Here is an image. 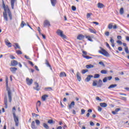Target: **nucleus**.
I'll return each instance as SVG.
<instances>
[{
  "label": "nucleus",
  "mask_w": 129,
  "mask_h": 129,
  "mask_svg": "<svg viewBox=\"0 0 129 129\" xmlns=\"http://www.w3.org/2000/svg\"><path fill=\"white\" fill-rule=\"evenodd\" d=\"M3 6L4 10V12H3V17L4 18V20H5L6 22H8V14H8L10 19L13 20V16L12 15L11 11H10V8H9V6H8V5L6 6V5H5V2L4 1H3Z\"/></svg>",
  "instance_id": "nucleus-1"
},
{
  "label": "nucleus",
  "mask_w": 129,
  "mask_h": 129,
  "mask_svg": "<svg viewBox=\"0 0 129 129\" xmlns=\"http://www.w3.org/2000/svg\"><path fill=\"white\" fill-rule=\"evenodd\" d=\"M13 114L16 126H19V117L16 115V107L13 108Z\"/></svg>",
  "instance_id": "nucleus-2"
},
{
  "label": "nucleus",
  "mask_w": 129,
  "mask_h": 129,
  "mask_svg": "<svg viewBox=\"0 0 129 129\" xmlns=\"http://www.w3.org/2000/svg\"><path fill=\"white\" fill-rule=\"evenodd\" d=\"M100 49L101 50L98 51V52L100 53V54L105 56V57H109L110 54L108 52H107L105 49L102 48V47H100Z\"/></svg>",
  "instance_id": "nucleus-3"
},
{
  "label": "nucleus",
  "mask_w": 129,
  "mask_h": 129,
  "mask_svg": "<svg viewBox=\"0 0 129 129\" xmlns=\"http://www.w3.org/2000/svg\"><path fill=\"white\" fill-rule=\"evenodd\" d=\"M56 34L58 35V36H60L61 38H63V39L66 38V35H64L63 34V31L61 30H57L56 31Z\"/></svg>",
  "instance_id": "nucleus-4"
},
{
  "label": "nucleus",
  "mask_w": 129,
  "mask_h": 129,
  "mask_svg": "<svg viewBox=\"0 0 129 129\" xmlns=\"http://www.w3.org/2000/svg\"><path fill=\"white\" fill-rule=\"evenodd\" d=\"M83 54L82 55V56L84 58H85V59H87V60H89V59H92V57L89 56H86V55H87V52L83 50Z\"/></svg>",
  "instance_id": "nucleus-5"
},
{
  "label": "nucleus",
  "mask_w": 129,
  "mask_h": 129,
  "mask_svg": "<svg viewBox=\"0 0 129 129\" xmlns=\"http://www.w3.org/2000/svg\"><path fill=\"white\" fill-rule=\"evenodd\" d=\"M8 94V98L9 99V102H12V93L11 92V90L10 89L7 88Z\"/></svg>",
  "instance_id": "nucleus-6"
},
{
  "label": "nucleus",
  "mask_w": 129,
  "mask_h": 129,
  "mask_svg": "<svg viewBox=\"0 0 129 129\" xmlns=\"http://www.w3.org/2000/svg\"><path fill=\"white\" fill-rule=\"evenodd\" d=\"M26 82H27V84H28V85H31V84L33 83V79H30L29 78H26Z\"/></svg>",
  "instance_id": "nucleus-7"
},
{
  "label": "nucleus",
  "mask_w": 129,
  "mask_h": 129,
  "mask_svg": "<svg viewBox=\"0 0 129 129\" xmlns=\"http://www.w3.org/2000/svg\"><path fill=\"white\" fill-rule=\"evenodd\" d=\"M43 26L44 27H50V26H51L50 24V22H49L48 20H45L44 22Z\"/></svg>",
  "instance_id": "nucleus-8"
},
{
  "label": "nucleus",
  "mask_w": 129,
  "mask_h": 129,
  "mask_svg": "<svg viewBox=\"0 0 129 129\" xmlns=\"http://www.w3.org/2000/svg\"><path fill=\"white\" fill-rule=\"evenodd\" d=\"M84 38H85V36L82 34H79L77 37V39L78 40H83V39H84Z\"/></svg>",
  "instance_id": "nucleus-9"
},
{
  "label": "nucleus",
  "mask_w": 129,
  "mask_h": 129,
  "mask_svg": "<svg viewBox=\"0 0 129 129\" xmlns=\"http://www.w3.org/2000/svg\"><path fill=\"white\" fill-rule=\"evenodd\" d=\"M10 70L13 74H16V72L18 70V69L16 68H10Z\"/></svg>",
  "instance_id": "nucleus-10"
},
{
  "label": "nucleus",
  "mask_w": 129,
  "mask_h": 129,
  "mask_svg": "<svg viewBox=\"0 0 129 129\" xmlns=\"http://www.w3.org/2000/svg\"><path fill=\"white\" fill-rule=\"evenodd\" d=\"M5 44L9 48L12 47V43H11V42H10V41H9V40H5Z\"/></svg>",
  "instance_id": "nucleus-11"
},
{
  "label": "nucleus",
  "mask_w": 129,
  "mask_h": 129,
  "mask_svg": "<svg viewBox=\"0 0 129 129\" xmlns=\"http://www.w3.org/2000/svg\"><path fill=\"white\" fill-rule=\"evenodd\" d=\"M35 87H34L33 88L37 91H39L40 90V88H39V84L38 83H35Z\"/></svg>",
  "instance_id": "nucleus-12"
},
{
  "label": "nucleus",
  "mask_w": 129,
  "mask_h": 129,
  "mask_svg": "<svg viewBox=\"0 0 129 129\" xmlns=\"http://www.w3.org/2000/svg\"><path fill=\"white\" fill-rule=\"evenodd\" d=\"M92 77H93V76H92V75L88 76L87 78L85 79V81H86L87 82H89V81H90V80H91V78H92Z\"/></svg>",
  "instance_id": "nucleus-13"
},
{
  "label": "nucleus",
  "mask_w": 129,
  "mask_h": 129,
  "mask_svg": "<svg viewBox=\"0 0 129 129\" xmlns=\"http://www.w3.org/2000/svg\"><path fill=\"white\" fill-rule=\"evenodd\" d=\"M105 6L104 5H103L102 3H99L97 4V7L98 9H102L103 8H104Z\"/></svg>",
  "instance_id": "nucleus-14"
},
{
  "label": "nucleus",
  "mask_w": 129,
  "mask_h": 129,
  "mask_svg": "<svg viewBox=\"0 0 129 129\" xmlns=\"http://www.w3.org/2000/svg\"><path fill=\"white\" fill-rule=\"evenodd\" d=\"M74 105H75V102L72 101L71 104L69 105V109H71L72 107H74Z\"/></svg>",
  "instance_id": "nucleus-15"
},
{
  "label": "nucleus",
  "mask_w": 129,
  "mask_h": 129,
  "mask_svg": "<svg viewBox=\"0 0 129 129\" xmlns=\"http://www.w3.org/2000/svg\"><path fill=\"white\" fill-rule=\"evenodd\" d=\"M45 64L47 66V67H49L50 70L52 71L53 69H52V67H51V64L49 63V61H48V60L46 59L45 60Z\"/></svg>",
  "instance_id": "nucleus-16"
},
{
  "label": "nucleus",
  "mask_w": 129,
  "mask_h": 129,
  "mask_svg": "<svg viewBox=\"0 0 129 129\" xmlns=\"http://www.w3.org/2000/svg\"><path fill=\"white\" fill-rule=\"evenodd\" d=\"M11 65L12 66H17L18 65V61L15 60H12L11 61Z\"/></svg>",
  "instance_id": "nucleus-17"
},
{
  "label": "nucleus",
  "mask_w": 129,
  "mask_h": 129,
  "mask_svg": "<svg viewBox=\"0 0 129 129\" xmlns=\"http://www.w3.org/2000/svg\"><path fill=\"white\" fill-rule=\"evenodd\" d=\"M89 31L90 32V33H92V34H96V30H95L94 28H89Z\"/></svg>",
  "instance_id": "nucleus-18"
},
{
  "label": "nucleus",
  "mask_w": 129,
  "mask_h": 129,
  "mask_svg": "<svg viewBox=\"0 0 129 129\" xmlns=\"http://www.w3.org/2000/svg\"><path fill=\"white\" fill-rule=\"evenodd\" d=\"M31 128L32 129H36L37 126H36V124H35V121H33L31 123Z\"/></svg>",
  "instance_id": "nucleus-19"
},
{
  "label": "nucleus",
  "mask_w": 129,
  "mask_h": 129,
  "mask_svg": "<svg viewBox=\"0 0 129 129\" xmlns=\"http://www.w3.org/2000/svg\"><path fill=\"white\" fill-rule=\"evenodd\" d=\"M4 103L5 105V108H8V98H7V97H5Z\"/></svg>",
  "instance_id": "nucleus-20"
},
{
  "label": "nucleus",
  "mask_w": 129,
  "mask_h": 129,
  "mask_svg": "<svg viewBox=\"0 0 129 129\" xmlns=\"http://www.w3.org/2000/svg\"><path fill=\"white\" fill-rule=\"evenodd\" d=\"M67 76V75H66V73L64 72H60L59 74V77H66Z\"/></svg>",
  "instance_id": "nucleus-21"
},
{
  "label": "nucleus",
  "mask_w": 129,
  "mask_h": 129,
  "mask_svg": "<svg viewBox=\"0 0 129 129\" xmlns=\"http://www.w3.org/2000/svg\"><path fill=\"white\" fill-rule=\"evenodd\" d=\"M102 86V80H99L98 83L97 84V87H101Z\"/></svg>",
  "instance_id": "nucleus-22"
},
{
  "label": "nucleus",
  "mask_w": 129,
  "mask_h": 129,
  "mask_svg": "<svg viewBox=\"0 0 129 129\" xmlns=\"http://www.w3.org/2000/svg\"><path fill=\"white\" fill-rule=\"evenodd\" d=\"M52 7H55V5L57 4V0H50Z\"/></svg>",
  "instance_id": "nucleus-23"
},
{
  "label": "nucleus",
  "mask_w": 129,
  "mask_h": 129,
  "mask_svg": "<svg viewBox=\"0 0 129 129\" xmlns=\"http://www.w3.org/2000/svg\"><path fill=\"white\" fill-rule=\"evenodd\" d=\"M17 0H11V8L13 10H14V7L15 6V2Z\"/></svg>",
  "instance_id": "nucleus-24"
},
{
  "label": "nucleus",
  "mask_w": 129,
  "mask_h": 129,
  "mask_svg": "<svg viewBox=\"0 0 129 129\" xmlns=\"http://www.w3.org/2000/svg\"><path fill=\"white\" fill-rule=\"evenodd\" d=\"M77 77L79 81H81V77H80V74L79 73V72L77 73Z\"/></svg>",
  "instance_id": "nucleus-25"
},
{
  "label": "nucleus",
  "mask_w": 129,
  "mask_h": 129,
  "mask_svg": "<svg viewBox=\"0 0 129 129\" xmlns=\"http://www.w3.org/2000/svg\"><path fill=\"white\" fill-rule=\"evenodd\" d=\"M93 67H94V66L92 64H87L86 66L87 69H90V68H93Z\"/></svg>",
  "instance_id": "nucleus-26"
},
{
  "label": "nucleus",
  "mask_w": 129,
  "mask_h": 129,
  "mask_svg": "<svg viewBox=\"0 0 129 129\" xmlns=\"http://www.w3.org/2000/svg\"><path fill=\"white\" fill-rule=\"evenodd\" d=\"M100 105L101 107H106V106H107V104L106 103H100Z\"/></svg>",
  "instance_id": "nucleus-27"
},
{
  "label": "nucleus",
  "mask_w": 129,
  "mask_h": 129,
  "mask_svg": "<svg viewBox=\"0 0 129 129\" xmlns=\"http://www.w3.org/2000/svg\"><path fill=\"white\" fill-rule=\"evenodd\" d=\"M86 38L90 42H93V40H92V38H91V37L90 36H86Z\"/></svg>",
  "instance_id": "nucleus-28"
},
{
  "label": "nucleus",
  "mask_w": 129,
  "mask_h": 129,
  "mask_svg": "<svg viewBox=\"0 0 129 129\" xmlns=\"http://www.w3.org/2000/svg\"><path fill=\"white\" fill-rule=\"evenodd\" d=\"M117 86V85L116 84H113V85H111L108 87V89H110L111 88H114V87H116Z\"/></svg>",
  "instance_id": "nucleus-29"
},
{
  "label": "nucleus",
  "mask_w": 129,
  "mask_h": 129,
  "mask_svg": "<svg viewBox=\"0 0 129 129\" xmlns=\"http://www.w3.org/2000/svg\"><path fill=\"white\" fill-rule=\"evenodd\" d=\"M15 45H13L15 49H21V47H20V45H19V44L18 43H15Z\"/></svg>",
  "instance_id": "nucleus-30"
},
{
  "label": "nucleus",
  "mask_w": 129,
  "mask_h": 129,
  "mask_svg": "<svg viewBox=\"0 0 129 129\" xmlns=\"http://www.w3.org/2000/svg\"><path fill=\"white\" fill-rule=\"evenodd\" d=\"M47 97H48V95H44L43 96H42V99L43 101H45V100H46V98H47Z\"/></svg>",
  "instance_id": "nucleus-31"
},
{
  "label": "nucleus",
  "mask_w": 129,
  "mask_h": 129,
  "mask_svg": "<svg viewBox=\"0 0 129 129\" xmlns=\"http://www.w3.org/2000/svg\"><path fill=\"white\" fill-rule=\"evenodd\" d=\"M113 25H112V23H110L108 24V28L109 30H111V29H112Z\"/></svg>",
  "instance_id": "nucleus-32"
},
{
  "label": "nucleus",
  "mask_w": 129,
  "mask_h": 129,
  "mask_svg": "<svg viewBox=\"0 0 129 129\" xmlns=\"http://www.w3.org/2000/svg\"><path fill=\"white\" fill-rule=\"evenodd\" d=\"M101 74H107V71L105 70H103L101 71Z\"/></svg>",
  "instance_id": "nucleus-33"
},
{
  "label": "nucleus",
  "mask_w": 129,
  "mask_h": 129,
  "mask_svg": "<svg viewBox=\"0 0 129 129\" xmlns=\"http://www.w3.org/2000/svg\"><path fill=\"white\" fill-rule=\"evenodd\" d=\"M43 126H44V127H45V128L49 129V126L46 123H43Z\"/></svg>",
  "instance_id": "nucleus-34"
},
{
  "label": "nucleus",
  "mask_w": 129,
  "mask_h": 129,
  "mask_svg": "<svg viewBox=\"0 0 129 129\" xmlns=\"http://www.w3.org/2000/svg\"><path fill=\"white\" fill-rule=\"evenodd\" d=\"M35 122H36L37 125H40V120H39L38 119H36Z\"/></svg>",
  "instance_id": "nucleus-35"
},
{
  "label": "nucleus",
  "mask_w": 129,
  "mask_h": 129,
  "mask_svg": "<svg viewBox=\"0 0 129 129\" xmlns=\"http://www.w3.org/2000/svg\"><path fill=\"white\" fill-rule=\"evenodd\" d=\"M97 85V81H94L93 82V86H96Z\"/></svg>",
  "instance_id": "nucleus-36"
},
{
  "label": "nucleus",
  "mask_w": 129,
  "mask_h": 129,
  "mask_svg": "<svg viewBox=\"0 0 129 129\" xmlns=\"http://www.w3.org/2000/svg\"><path fill=\"white\" fill-rule=\"evenodd\" d=\"M92 15V13H87V18L89 19V18H90V17H91Z\"/></svg>",
  "instance_id": "nucleus-37"
},
{
  "label": "nucleus",
  "mask_w": 129,
  "mask_h": 129,
  "mask_svg": "<svg viewBox=\"0 0 129 129\" xmlns=\"http://www.w3.org/2000/svg\"><path fill=\"white\" fill-rule=\"evenodd\" d=\"M86 72H88V70H83L82 71V74H85V73H86Z\"/></svg>",
  "instance_id": "nucleus-38"
},
{
  "label": "nucleus",
  "mask_w": 129,
  "mask_h": 129,
  "mask_svg": "<svg viewBox=\"0 0 129 129\" xmlns=\"http://www.w3.org/2000/svg\"><path fill=\"white\" fill-rule=\"evenodd\" d=\"M100 75L99 74H95L94 76V78H99Z\"/></svg>",
  "instance_id": "nucleus-39"
},
{
  "label": "nucleus",
  "mask_w": 129,
  "mask_h": 129,
  "mask_svg": "<svg viewBox=\"0 0 129 129\" xmlns=\"http://www.w3.org/2000/svg\"><path fill=\"white\" fill-rule=\"evenodd\" d=\"M124 51L127 54H129L128 48H127V47L124 48Z\"/></svg>",
  "instance_id": "nucleus-40"
},
{
  "label": "nucleus",
  "mask_w": 129,
  "mask_h": 129,
  "mask_svg": "<svg viewBox=\"0 0 129 129\" xmlns=\"http://www.w3.org/2000/svg\"><path fill=\"white\" fill-rule=\"evenodd\" d=\"M25 25H26V23H25V22L22 21L21 24V28H24V27L25 26Z\"/></svg>",
  "instance_id": "nucleus-41"
},
{
  "label": "nucleus",
  "mask_w": 129,
  "mask_h": 129,
  "mask_svg": "<svg viewBox=\"0 0 129 129\" xmlns=\"http://www.w3.org/2000/svg\"><path fill=\"white\" fill-rule=\"evenodd\" d=\"M16 53L17 54H18V55H21L22 54V51L21 50H17L16 51Z\"/></svg>",
  "instance_id": "nucleus-42"
},
{
  "label": "nucleus",
  "mask_w": 129,
  "mask_h": 129,
  "mask_svg": "<svg viewBox=\"0 0 129 129\" xmlns=\"http://www.w3.org/2000/svg\"><path fill=\"white\" fill-rule=\"evenodd\" d=\"M48 123H49V124H52V123H53V120H52V119H49V120H48Z\"/></svg>",
  "instance_id": "nucleus-43"
},
{
  "label": "nucleus",
  "mask_w": 129,
  "mask_h": 129,
  "mask_svg": "<svg viewBox=\"0 0 129 129\" xmlns=\"http://www.w3.org/2000/svg\"><path fill=\"white\" fill-rule=\"evenodd\" d=\"M37 106L40 107L41 106V101H38L37 103Z\"/></svg>",
  "instance_id": "nucleus-44"
},
{
  "label": "nucleus",
  "mask_w": 129,
  "mask_h": 129,
  "mask_svg": "<svg viewBox=\"0 0 129 129\" xmlns=\"http://www.w3.org/2000/svg\"><path fill=\"white\" fill-rule=\"evenodd\" d=\"M120 14L121 15H122V14H123V8H121L120 9Z\"/></svg>",
  "instance_id": "nucleus-45"
},
{
  "label": "nucleus",
  "mask_w": 129,
  "mask_h": 129,
  "mask_svg": "<svg viewBox=\"0 0 129 129\" xmlns=\"http://www.w3.org/2000/svg\"><path fill=\"white\" fill-rule=\"evenodd\" d=\"M103 82H104V83H105V82H107V77H105L103 79Z\"/></svg>",
  "instance_id": "nucleus-46"
},
{
  "label": "nucleus",
  "mask_w": 129,
  "mask_h": 129,
  "mask_svg": "<svg viewBox=\"0 0 129 129\" xmlns=\"http://www.w3.org/2000/svg\"><path fill=\"white\" fill-rule=\"evenodd\" d=\"M85 113V110L84 109H81V114H84Z\"/></svg>",
  "instance_id": "nucleus-47"
},
{
  "label": "nucleus",
  "mask_w": 129,
  "mask_h": 129,
  "mask_svg": "<svg viewBox=\"0 0 129 129\" xmlns=\"http://www.w3.org/2000/svg\"><path fill=\"white\" fill-rule=\"evenodd\" d=\"M28 63L30 65H31V66H34V63H33V62H32L31 61L28 60Z\"/></svg>",
  "instance_id": "nucleus-48"
},
{
  "label": "nucleus",
  "mask_w": 129,
  "mask_h": 129,
  "mask_svg": "<svg viewBox=\"0 0 129 129\" xmlns=\"http://www.w3.org/2000/svg\"><path fill=\"white\" fill-rule=\"evenodd\" d=\"M72 11H76V7H75V6H72Z\"/></svg>",
  "instance_id": "nucleus-49"
},
{
  "label": "nucleus",
  "mask_w": 129,
  "mask_h": 129,
  "mask_svg": "<svg viewBox=\"0 0 129 129\" xmlns=\"http://www.w3.org/2000/svg\"><path fill=\"white\" fill-rule=\"evenodd\" d=\"M110 41L111 42V44H113V43H114V40H113L112 38H110Z\"/></svg>",
  "instance_id": "nucleus-50"
},
{
  "label": "nucleus",
  "mask_w": 129,
  "mask_h": 129,
  "mask_svg": "<svg viewBox=\"0 0 129 129\" xmlns=\"http://www.w3.org/2000/svg\"><path fill=\"white\" fill-rule=\"evenodd\" d=\"M117 43L118 44H119V45H122V42H121V41L120 40H117Z\"/></svg>",
  "instance_id": "nucleus-51"
},
{
  "label": "nucleus",
  "mask_w": 129,
  "mask_h": 129,
  "mask_svg": "<svg viewBox=\"0 0 129 129\" xmlns=\"http://www.w3.org/2000/svg\"><path fill=\"white\" fill-rule=\"evenodd\" d=\"M25 58H26V59H27L28 60H31V58H30V57L27 56V55H25L24 56Z\"/></svg>",
  "instance_id": "nucleus-52"
},
{
  "label": "nucleus",
  "mask_w": 129,
  "mask_h": 129,
  "mask_svg": "<svg viewBox=\"0 0 129 129\" xmlns=\"http://www.w3.org/2000/svg\"><path fill=\"white\" fill-rule=\"evenodd\" d=\"M98 111H101V110H102V108H101V107H98Z\"/></svg>",
  "instance_id": "nucleus-53"
},
{
  "label": "nucleus",
  "mask_w": 129,
  "mask_h": 129,
  "mask_svg": "<svg viewBox=\"0 0 129 129\" xmlns=\"http://www.w3.org/2000/svg\"><path fill=\"white\" fill-rule=\"evenodd\" d=\"M107 78V80H111L112 79V77H106Z\"/></svg>",
  "instance_id": "nucleus-54"
},
{
  "label": "nucleus",
  "mask_w": 129,
  "mask_h": 129,
  "mask_svg": "<svg viewBox=\"0 0 129 129\" xmlns=\"http://www.w3.org/2000/svg\"><path fill=\"white\" fill-rule=\"evenodd\" d=\"M105 35L107 36V37H108L109 36V32L108 31L106 32Z\"/></svg>",
  "instance_id": "nucleus-55"
},
{
  "label": "nucleus",
  "mask_w": 129,
  "mask_h": 129,
  "mask_svg": "<svg viewBox=\"0 0 129 129\" xmlns=\"http://www.w3.org/2000/svg\"><path fill=\"white\" fill-rule=\"evenodd\" d=\"M118 40H121V36L120 35H118L117 37Z\"/></svg>",
  "instance_id": "nucleus-56"
},
{
  "label": "nucleus",
  "mask_w": 129,
  "mask_h": 129,
  "mask_svg": "<svg viewBox=\"0 0 129 129\" xmlns=\"http://www.w3.org/2000/svg\"><path fill=\"white\" fill-rule=\"evenodd\" d=\"M99 64H100V65H102V66H104V63H103V62L102 61L99 62Z\"/></svg>",
  "instance_id": "nucleus-57"
},
{
  "label": "nucleus",
  "mask_w": 129,
  "mask_h": 129,
  "mask_svg": "<svg viewBox=\"0 0 129 129\" xmlns=\"http://www.w3.org/2000/svg\"><path fill=\"white\" fill-rule=\"evenodd\" d=\"M113 29L114 30H115L116 29H117V26H116V25H115L113 26Z\"/></svg>",
  "instance_id": "nucleus-58"
},
{
  "label": "nucleus",
  "mask_w": 129,
  "mask_h": 129,
  "mask_svg": "<svg viewBox=\"0 0 129 129\" xmlns=\"http://www.w3.org/2000/svg\"><path fill=\"white\" fill-rule=\"evenodd\" d=\"M92 23L95 24V25H99V23L97 22H93Z\"/></svg>",
  "instance_id": "nucleus-59"
},
{
  "label": "nucleus",
  "mask_w": 129,
  "mask_h": 129,
  "mask_svg": "<svg viewBox=\"0 0 129 129\" xmlns=\"http://www.w3.org/2000/svg\"><path fill=\"white\" fill-rule=\"evenodd\" d=\"M119 110H120V108H116L115 109V111H116V112L117 113L118 112V111H119Z\"/></svg>",
  "instance_id": "nucleus-60"
},
{
  "label": "nucleus",
  "mask_w": 129,
  "mask_h": 129,
  "mask_svg": "<svg viewBox=\"0 0 129 129\" xmlns=\"http://www.w3.org/2000/svg\"><path fill=\"white\" fill-rule=\"evenodd\" d=\"M90 123V125H91L92 126H93V125H94V123L93 121H91Z\"/></svg>",
  "instance_id": "nucleus-61"
},
{
  "label": "nucleus",
  "mask_w": 129,
  "mask_h": 129,
  "mask_svg": "<svg viewBox=\"0 0 129 129\" xmlns=\"http://www.w3.org/2000/svg\"><path fill=\"white\" fill-rule=\"evenodd\" d=\"M10 57L11 59H16V57H15V56H14L13 55H10Z\"/></svg>",
  "instance_id": "nucleus-62"
},
{
  "label": "nucleus",
  "mask_w": 129,
  "mask_h": 129,
  "mask_svg": "<svg viewBox=\"0 0 129 129\" xmlns=\"http://www.w3.org/2000/svg\"><path fill=\"white\" fill-rule=\"evenodd\" d=\"M35 68L37 71H39V69L38 68V67L37 66H35Z\"/></svg>",
  "instance_id": "nucleus-63"
},
{
  "label": "nucleus",
  "mask_w": 129,
  "mask_h": 129,
  "mask_svg": "<svg viewBox=\"0 0 129 129\" xmlns=\"http://www.w3.org/2000/svg\"><path fill=\"white\" fill-rule=\"evenodd\" d=\"M96 100H101V99L99 98V97H96Z\"/></svg>",
  "instance_id": "nucleus-64"
}]
</instances>
